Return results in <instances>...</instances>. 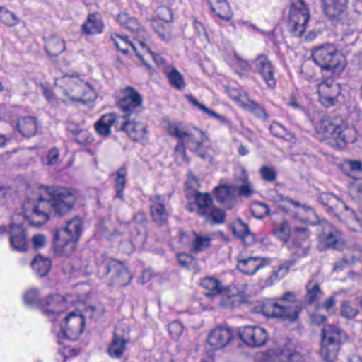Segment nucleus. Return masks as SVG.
<instances>
[{
    "instance_id": "30",
    "label": "nucleus",
    "mask_w": 362,
    "mask_h": 362,
    "mask_svg": "<svg viewBox=\"0 0 362 362\" xmlns=\"http://www.w3.org/2000/svg\"><path fill=\"white\" fill-rule=\"evenodd\" d=\"M200 285L206 292L204 293L206 297L214 299L220 296L225 291V287L221 285L219 281L212 277H205L201 280Z\"/></svg>"
},
{
    "instance_id": "49",
    "label": "nucleus",
    "mask_w": 362,
    "mask_h": 362,
    "mask_svg": "<svg viewBox=\"0 0 362 362\" xmlns=\"http://www.w3.org/2000/svg\"><path fill=\"white\" fill-rule=\"evenodd\" d=\"M169 82L172 86L177 89H182L185 87V82L182 74L176 69H173L167 74Z\"/></svg>"
},
{
    "instance_id": "56",
    "label": "nucleus",
    "mask_w": 362,
    "mask_h": 362,
    "mask_svg": "<svg viewBox=\"0 0 362 362\" xmlns=\"http://www.w3.org/2000/svg\"><path fill=\"white\" fill-rule=\"evenodd\" d=\"M259 173L262 180L269 182H274L277 177L275 170L267 165H263L259 170Z\"/></svg>"
},
{
    "instance_id": "32",
    "label": "nucleus",
    "mask_w": 362,
    "mask_h": 362,
    "mask_svg": "<svg viewBox=\"0 0 362 362\" xmlns=\"http://www.w3.org/2000/svg\"><path fill=\"white\" fill-rule=\"evenodd\" d=\"M18 131L25 137L35 134L37 130L36 119L33 117H24L18 119L17 125Z\"/></svg>"
},
{
    "instance_id": "2",
    "label": "nucleus",
    "mask_w": 362,
    "mask_h": 362,
    "mask_svg": "<svg viewBox=\"0 0 362 362\" xmlns=\"http://www.w3.org/2000/svg\"><path fill=\"white\" fill-rule=\"evenodd\" d=\"M317 132L330 146L344 148L356 141L357 130L341 120L322 119L317 125Z\"/></svg>"
},
{
    "instance_id": "54",
    "label": "nucleus",
    "mask_w": 362,
    "mask_h": 362,
    "mask_svg": "<svg viewBox=\"0 0 362 362\" xmlns=\"http://www.w3.org/2000/svg\"><path fill=\"white\" fill-rule=\"evenodd\" d=\"M269 131L274 136L279 138H286L291 135L286 128L278 122H272Z\"/></svg>"
},
{
    "instance_id": "26",
    "label": "nucleus",
    "mask_w": 362,
    "mask_h": 362,
    "mask_svg": "<svg viewBox=\"0 0 362 362\" xmlns=\"http://www.w3.org/2000/svg\"><path fill=\"white\" fill-rule=\"evenodd\" d=\"M121 118L115 113L103 115L95 123V129L96 132L102 136H108L111 133V127L115 126L119 127Z\"/></svg>"
},
{
    "instance_id": "31",
    "label": "nucleus",
    "mask_w": 362,
    "mask_h": 362,
    "mask_svg": "<svg viewBox=\"0 0 362 362\" xmlns=\"http://www.w3.org/2000/svg\"><path fill=\"white\" fill-rule=\"evenodd\" d=\"M128 340L123 336L118 334L117 329L115 333L112 341L108 347V354L114 358H120L123 356L124 351L126 349V344Z\"/></svg>"
},
{
    "instance_id": "20",
    "label": "nucleus",
    "mask_w": 362,
    "mask_h": 362,
    "mask_svg": "<svg viewBox=\"0 0 362 362\" xmlns=\"http://www.w3.org/2000/svg\"><path fill=\"white\" fill-rule=\"evenodd\" d=\"M254 63L258 73L261 74L268 87L271 88H274L276 86L274 70L267 56L264 54L258 55Z\"/></svg>"
},
{
    "instance_id": "53",
    "label": "nucleus",
    "mask_w": 362,
    "mask_h": 362,
    "mask_svg": "<svg viewBox=\"0 0 362 362\" xmlns=\"http://www.w3.org/2000/svg\"><path fill=\"white\" fill-rule=\"evenodd\" d=\"M309 230L305 227H296L294 228L292 242L299 241L300 243H309Z\"/></svg>"
},
{
    "instance_id": "1",
    "label": "nucleus",
    "mask_w": 362,
    "mask_h": 362,
    "mask_svg": "<svg viewBox=\"0 0 362 362\" xmlns=\"http://www.w3.org/2000/svg\"><path fill=\"white\" fill-rule=\"evenodd\" d=\"M37 199H28L23 205L24 216L30 226L45 224L51 213L63 216L69 213L76 201V194L68 188L47 186Z\"/></svg>"
},
{
    "instance_id": "29",
    "label": "nucleus",
    "mask_w": 362,
    "mask_h": 362,
    "mask_svg": "<svg viewBox=\"0 0 362 362\" xmlns=\"http://www.w3.org/2000/svg\"><path fill=\"white\" fill-rule=\"evenodd\" d=\"M104 25L96 13L88 14L86 21L81 25L82 33L86 35H95L101 33Z\"/></svg>"
},
{
    "instance_id": "61",
    "label": "nucleus",
    "mask_w": 362,
    "mask_h": 362,
    "mask_svg": "<svg viewBox=\"0 0 362 362\" xmlns=\"http://www.w3.org/2000/svg\"><path fill=\"white\" fill-rule=\"evenodd\" d=\"M228 304L230 303L233 305H234L235 302L238 303H240L242 302V296L240 293H242L240 290L237 289L236 291L233 292L231 291L230 286H228Z\"/></svg>"
},
{
    "instance_id": "50",
    "label": "nucleus",
    "mask_w": 362,
    "mask_h": 362,
    "mask_svg": "<svg viewBox=\"0 0 362 362\" xmlns=\"http://www.w3.org/2000/svg\"><path fill=\"white\" fill-rule=\"evenodd\" d=\"M279 358L280 362H298L300 356L293 349L284 348L280 351Z\"/></svg>"
},
{
    "instance_id": "11",
    "label": "nucleus",
    "mask_w": 362,
    "mask_h": 362,
    "mask_svg": "<svg viewBox=\"0 0 362 362\" xmlns=\"http://www.w3.org/2000/svg\"><path fill=\"white\" fill-rule=\"evenodd\" d=\"M299 308L295 305H285L279 303L268 301L261 308V313L267 317H277L293 322L298 318Z\"/></svg>"
},
{
    "instance_id": "8",
    "label": "nucleus",
    "mask_w": 362,
    "mask_h": 362,
    "mask_svg": "<svg viewBox=\"0 0 362 362\" xmlns=\"http://www.w3.org/2000/svg\"><path fill=\"white\" fill-rule=\"evenodd\" d=\"M310 18L308 8L303 0L293 2L290 7L288 28L294 37H300Z\"/></svg>"
},
{
    "instance_id": "55",
    "label": "nucleus",
    "mask_w": 362,
    "mask_h": 362,
    "mask_svg": "<svg viewBox=\"0 0 362 362\" xmlns=\"http://www.w3.org/2000/svg\"><path fill=\"white\" fill-rule=\"evenodd\" d=\"M23 298L25 304L32 308L37 306L40 303L37 291L35 289H30L26 292Z\"/></svg>"
},
{
    "instance_id": "7",
    "label": "nucleus",
    "mask_w": 362,
    "mask_h": 362,
    "mask_svg": "<svg viewBox=\"0 0 362 362\" xmlns=\"http://www.w3.org/2000/svg\"><path fill=\"white\" fill-rule=\"evenodd\" d=\"M193 197L197 206V214L204 217L206 222L214 225L224 221L226 216L224 210L214 204L209 193L195 192Z\"/></svg>"
},
{
    "instance_id": "13",
    "label": "nucleus",
    "mask_w": 362,
    "mask_h": 362,
    "mask_svg": "<svg viewBox=\"0 0 362 362\" xmlns=\"http://www.w3.org/2000/svg\"><path fill=\"white\" fill-rule=\"evenodd\" d=\"M143 98L141 95L132 86L126 87L123 90V96L117 101V107L124 113L120 118L131 117L141 107Z\"/></svg>"
},
{
    "instance_id": "40",
    "label": "nucleus",
    "mask_w": 362,
    "mask_h": 362,
    "mask_svg": "<svg viewBox=\"0 0 362 362\" xmlns=\"http://www.w3.org/2000/svg\"><path fill=\"white\" fill-rule=\"evenodd\" d=\"M151 26L156 33L160 39L163 41H169L170 37V28L168 23H165L156 18H152L150 20Z\"/></svg>"
},
{
    "instance_id": "60",
    "label": "nucleus",
    "mask_w": 362,
    "mask_h": 362,
    "mask_svg": "<svg viewBox=\"0 0 362 362\" xmlns=\"http://www.w3.org/2000/svg\"><path fill=\"white\" fill-rule=\"evenodd\" d=\"M168 331L173 338H178L182 332V326L178 322H173L168 325Z\"/></svg>"
},
{
    "instance_id": "35",
    "label": "nucleus",
    "mask_w": 362,
    "mask_h": 362,
    "mask_svg": "<svg viewBox=\"0 0 362 362\" xmlns=\"http://www.w3.org/2000/svg\"><path fill=\"white\" fill-rule=\"evenodd\" d=\"M52 266L49 258L37 255L31 263V267L40 277H45L49 273Z\"/></svg>"
},
{
    "instance_id": "41",
    "label": "nucleus",
    "mask_w": 362,
    "mask_h": 362,
    "mask_svg": "<svg viewBox=\"0 0 362 362\" xmlns=\"http://www.w3.org/2000/svg\"><path fill=\"white\" fill-rule=\"evenodd\" d=\"M116 37L119 39V41L117 40V39L114 38L113 37H112V40H113L114 44L115 45V47L118 49V50H119L121 52H122L124 54H127L128 53L127 45L129 44L132 46V47L133 48V49L134 50V52H136V56L142 61L143 64L146 66H148V64L145 62V61L143 58V55L141 54L137 51V49L134 44L129 42L127 40H126L124 38L120 37L119 35H117Z\"/></svg>"
},
{
    "instance_id": "18",
    "label": "nucleus",
    "mask_w": 362,
    "mask_h": 362,
    "mask_svg": "<svg viewBox=\"0 0 362 362\" xmlns=\"http://www.w3.org/2000/svg\"><path fill=\"white\" fill-rule=\"evenodd\" d=\"M182 136L179 137V142L175 148L176 158L182 162L189 163V159L187 158L185 148L192 150L195 146H199V141H200L194 134L183 131L181 134Z\"/></svg>"
},
{
    "instance_id": "15",
    "label": "nucleus",
    "mask_w": 362,
    "mask_h": 362,
    "mask_svg": "<svg viewBox=\"0 0 362 362\" xmlns=\"http://www.w3.org/2000/svg\"><path fill=\"white\" fill-rule=\"evenodd\" d=\"M229 95L237 105L257 118L264 121L268 119L269 115L265 109L255 100H250L247 93L235 89L229 91Z\"/></svg>"
},
{
    "instance_id": "51",
    "label": "nucleus",
    "mask_w": 362,
    "mask_h": 362,
    "mask_svg": "<svg viewBox=\"0 0 362 362\" xmlns=\"http://www.w3.org/2000/svg\"><path fill=\"white\" fill-rule=\"evenodd\" d=\"M291 248L296 250L293 252L294 255L298 258L306 257L310 251V243H300L299 241L293 242L291 244Z\"/></svg>"
},
{
    "instance_id": "12",
    "label": "nucleus",
    "mask_w": 362,
    "mask_h": 362,
    "mask_svg": "<svg viewBox=\"0 0 362 362\" xmlns=\"http://www.w3.org/2000/svg\"><path fill=\"white\" fill-rule=\"evenodd\" d=\"M319 241L327 248L339 249L344 244L341 233L326 221L317 225Z\"/></svg>"
},
{
    "instance_id": "23",
    "label": "nucleus",
    "mask_w": 362,
    "mask_h": 362,
    "mask_svg": "<svg viewBox=\"0 0 362 362\" xmlns=\"http://www.w3.org/2000/svg\"><path fill=\"white\" fill-rule=\"evenodd\" d=\"M317 92L322 105L329 107L333 106L337 101L336 95L339 92V87L336 83L332 82L329 83L327 81H325L320 84Z\"/></svg>"
},
{
    "instance_id": "39",
    "label": "nucleus",
    "mask_w": 362,
    "mask_h": 362,
    "mask_svg": "<svg viewBox=\"0 0 362 362\" xmlns=\"http://www.w3.org/2000/svg\"><path fill=\"white\" fill-rule=\"evenodd\" d=\"M62 298L57 295L49 296L45 301L47 308L45 310L47 315L50 313L60 314L64 308V303L61 301Z\"/></svg>"
},
{
    "instance_id": "36",
    "label": "nucleus",
    "mask_w": 362,
    "mask_h": 362,
    "mask_svg": "<svg viewBox=\"0 0 362 362\" xmlns=\"http://www.w3.org/2000/svg\"><path fill=\"white\" fill-rule=\"evenodd\" d=\"M343 173L349 177L357 180L362 176V161L347 160L342 165Z\"/></svg>"
},
{
    "instance_id": "17",
    "label": "nucleus",
    "mask_w": 362,
    "mask_h": 362,
    "mask_svg": "<svg viewBox=\"0 0 362 362\" xmlns=\"http://www.w3.org/2000/svg\"><path fill=\"white\" fill-rule=\"evenodd\" d=\"M117 131H123L133 141H141L145 139L148 134L147 127L139 122H134L130 117L121 118L119 127L116 126Z\"/></svg>"
},
{
    "instance_id": "42",
    "label": "nucleus",
    "mask_w": 362,
    "mask_h": 362,
    "mask_svg": "<svg viewBox=\"0 0 362 362\" xmlns=\"http://www.w3.org/2000/svg\"><path fill=\"white\" fill-rule=\"evenodd\" d=\"M274 234L284 243L288 242L291 236L290 225L287 221H282L276 225L273 229Z\"/></svg>"
},
{
    "instance_id": "4",
    "label": "nucleus",
    "mask_w": 362,
    "mask_h": 362,
    "mask_svg": "<svg viewBox=\"0 0 362 362\" xmlns=\"http://www.w3.org/2000/svg\"><path fill=\"white\" fill-rule=\"evenodd\" d=\"M312 59L322 71L334 73L344 69V57L335 45L331 43L314 47L312 50Z\"/></svg>"
},
{
    "instance_id": "5",
    "label": "nucleus",
    "mask_w": 362,
    "mask_h": 362,
    "mask_svg": "<svg viewBox=\"0 0 362 362\" xmlns=\"http://www.w3.org/2000/svg\"><path fill=\"white\" fill-rule=\"evenodd\" d=\"M347 339L346 333L340 328L325 325L322 330V342L320 354L324 361L333 362L337 358L341 344Z\"/></svg>"
},
{
    "instance_id": "52",
    "label": "nucleus",
    "mask_w": 362,
    "mask_h": 362,
    "mask_svg": "<svg viewBox=\"0 0 362 362\" xmlns=\"http://www.w3.org/2000/svg\"><path fill=\"white\" fill-rule=\"evenodd\" d=\"M358 310L351 305L349 301H343L341 305L340 314L342 317L352 319L358 313Z\"/></svg>"
},
{
    "instance_id": "64",
    "label": "nucleus",
    "mask_w": 362,
    "mask_h": 362,
    "mask_svg": "<svg viewBox=\"0 0 362 362\" xmlns=\"http://www.w3.org/2000/svg\"><path fill=\"white\" fill-rule=\"evenodd\" d=\"M235 180L238 183H245L249 181L248 175L247 173L246 170L240 167L236 169Z\"/></svg>"
},
{
    "instance_id": "28",
    "label": "nucleus",
    "mask_w": 362,
    "mask_h": 362,
    "mask_svg": "<svg viewBox=\"0 0 362 362\" xmlns=\"http://www.w3.org/2000/svg\"><path fill=\"white\" fill-rule=\"evenodd\" d=\"M208 344L213 350H218L226 346V327L218 326L208 335Z\"/></svg>"
},
{
    "instance_id": "34",
    "label": "nucleus",
    "mask_w": 362,
    "mask_h": 362,
    "mask_svg": "<svg viewBox=\"0 0 362 362\" xmlns=\"http://www.w3.org/2000/svg\"><path fill=\"white\" fill-rule=\"evenodd\" d=\"M117 21L122 25L133 33H140L146 35V31L141 26L138 21L126 13L118 14Z\"/></svg>"
},
{
    "instance_id": "57",
    "label": "nucleus",
    "mask_w": 362,
    "mask_h": 362,
    "mask_svg": "<svg viewBox=\"0 0 362 362\" xmlns=\"http://www.w3.org/2000/svg\"><path fill=\"white\" fill-rule=\"evenodd\" d=\"M158 17L157 20H160L165 23L173 21V13L171 9L168 6H160L157 11Z\"/></svg>"
},
{
    "instance_id": "47",
    "label": "nucleus",
    "mask_w": 362,
    "mask_h": 362,
    "mask_svg": "<svg viewBox=\"0 0 362 362\" xmlns=\"http://www.w3.org/2000/svg\"><path fill=\"white\" fill-rule=\"evenodd\" d=\"M226 0H209L211 11L221 20L226 21Z\"/></svg>"
},
{
    "instance_id": "44",
    "label": "nucleus",
    "mask_w": 362,
    "mask_h": 362,
    "mask_svg": "<svg viewBox=\"0 0 362 362\" xmlns=\"http://www.w3.org/2000/svg\"><path fill=\"white\" fill-rule=\"evenodd\" d=\"M0 20L8 27H13L18 24V18L11 11L0 6Z\"/></svg>"
},
{
    "instance_id": "6",
    "label": "nucleus",
    "mask_w": 362,
    "mask_h": 362,
    "mask_svg": "<svg viewBox=\"0 0 362 362\" xmlns=\"http://www.w3.org/2000/svg\"><path fill=\"white\" fill-rule=\"evenodd\" d=\"M98 274L105 277L112 272L111 279L113 283L119 286L127 285L132 279L127 268L119 261L105 255H102L98 260Z\"/></svg>"
},
{
    "instance_id": "27",
    "label": "nucleus",
    "mask_w": 362,
    "mask_h": 362,
    "mask_svg": "<svg viewBox=\"0 0 362 362\" xmlns=\"http://www.w3.org/2000/svg\"><path fill=\"white\" fill-rule=\"evenodd\" d=\"M233 235L243 240L246 245H252L255 240V235L250 231L248 226L241 219H237L230 225Z\"/></svg>"
},
{
    "instance_id": "24",
    "label": "nucleus",
    "mask_w": 362,
    "mask_h": 362,
    "mask_svg": "<svg viewBox=\"0 0 362 362\" xmlns=\"http://www.w3.org/2000/svg\"><path fill=\"white\" fill-rule=\"evenodd\" d=\"M267 264H268V261L265 258L259 256H250L239 260L236 267L241 273L253 275Z\"/></svg>"
},
{
    "instance_id": "3",
    "label": "nucleus",
    "mask_w": 362,
    "mask_h": 362,
    "mask_svg": "<svg viewBox=\"0 0 362 362\" xmlns=\"http://www.w3.org/2000/svg\"><path fill=\"white\" fill-rule=\"evenodd\" d=\"M82 233V221L78 217L69 221L65 227L57 229L52 240L55 254L59 257L71 255Z\"/></svg>"
},
{
    "instance_id": "33",
    "label": "nucleus",
    "mask_w": 362,
    "mask_h": 362,
    "mask_svg": "<svg viewBox=\"0 0 362 362\" xmlns=\"http://www.w3.org/2000/svg\"><path fill=\"white\" fill-rule=\"evenodd\" d=\"M65 49V42L59 37L51 35L46 39L45 50L49 55L57 57Z\"/></svg>"
},
{
    "instance_id": "62",
    "label": "nucleus",
    "mask_w": 362,
    "mask_h": 362,
    "mask_svg": "<svg viewBox=\"0 0 362 362\" xmlns=\"http://www.w3.org/2000/svg\"><path fill=\"white\" fill-rule=\"evenodd\" d=\"M46 240V236L41 233L35 234L31 238V242L35 249L43 247L45 245Z\"/></svg>"
},
{
    "instance_id": "58",
    "label": "nucleus",
    "mask_w": 362,
    "mask_h": 362,
    "mask_svg": "<svg viewBox=\"0 0 362 362\" xmlns=\"http://www.w3.org/2000/svg\"><path fill=\"white\" fill-rule=\"evenodd\" d=\"M177 261L182 267L189 270L191 269L190 266L197 264L196 259L192 256L187 254H179Z\"/></svg>"
},
{
    "instance_id": "21",
    "label": "nucleus",
    "mask_w": 362,
    "mask_h": 362,
    "mask_svg": "<svg viewBox=\"0 0 362 362\" xmlns=\"http://www.w3.org/2000/svg\"><path fill=\"white\" fill-rule=\"evenodd\" d=\"M151 214L154 222L159 225L166 223L168 214L165 206V197L154 195L149 197Z\"/></svg>"
},
{
    "instance_id": "63",
    "label": "nucleus",
    "mask_w": 362,
    "mask_h": 362,
    "mask_svg": "<svg viewBox=\"0 0 362 362\" xmlns=\"http://www.w3.org/2000/svg\"><path fill=\"white\" fill-rule=\"evenodd\" d=\"M194 28L197 33L198 37L202 42H208V35L205 28L198 21L194 22Z\"/></svg>"
},
{
    "instance_id": "25",
    "label": "nucleus",
    "mask_w": 362,
    "mask_h": 362,
    "mask_svg": "<svg viewBox=\"0 0 362 362\" xmlns=\"http://www.w3.org/2000/svg\"><path fill=\"white\" fill-rule=\"evenodd\" d=\"M317 200L329 213L336 214L343 209L345 212L349 211V206L332 193L322 192L319 194Z\"/></svg>"
},
{
    "instance_id": "37",
    "label": "nucleus",
    "mask_w": 362,
    "mask_h": 362,
    "mask_svg": "<svg viewBox=\"0 0 362 362\" xmlns=\"http://www.w3.org/2000/svg\"><path fill=\"white\" fill-rule=\"evenodd\" d=\"M320 284L314 279H310L306 285L305 300L310 305L318 300L322 296Z\"/></svg>"
},
{
    "instance_id": "46",
    "label": "nucleus",
    "mask_w": 362,
    "mask_h": 362,
    "mask_svg": "<svg viewBox=\"0 0 362 362\" xmlns=\"http://www.w3.org/2000/svg\"><path fill=\"white\" fill-rule=\"evenodd\" d=\"M126 170L121 168L117 172V177L115 180V188L116 190V197L123 199V190L126 185Z\"/></svg>"
},
{
    "instance_id": "22",
    "label": "nucleus",
    "mask_w": 362,
    "mask_h": 362,
    "mask_svg": "<svg viewBox=\"0 0 362 362\" xmlns=\"http://www.w3.org/2000/svg\"><path fill=\"white\" fill-rule=\"evenodd\" d=\"M9 241L11 247L16 251L25 252L28 250V243L25 231L20 224L10 225Z\"/></svg>"
},
{
    "instance_id": "16",
    "label": "nucleus",
    "mask_w": 362,
    "mask_h": 362,
    "mask_svg": "<svg viewBox=\"0 0 362 362\" xmlns=\"http://www.w3.org/2000/svg\"><path fill=\"white\" fill-rule=\"evenodd\" d=\"M238 335L246 345L253 348L264 346L268 339L266 329L259 326H245L240 328Z\"/></svg>"
},
{
    "instance_id": "45",
    "label": "nucleus",
    "mask_w": 362,
    "mask_h": 362,
    "mask_svg": "<svg viewBox=\"0 0 362 362\" xmlns=\"http://www.w3.org/2000/svg\"><path fill=\"white\" fill-rule=\"evenodd\" d=\"M211 245V238L208 236H202L195 233L194 239L192 242V250L200 252Z\"/></svg>"
},
{
    "instance_id": "10",
    "label": "nucleus",
    "mask_w": 362,
    "mask_h": 362,
    "mask_svg": "<svg viewBox=\"0 0 362 362\" xmlns=\"http://www.w3.org/2000/svg\"><path fill=\"white\" fill-rule=\"evenodd\" d=\"M64 325H61L59 339L75 341L78 339L84 329L85 317L78 312H71L64 318Z\"/></svg>"
},
{
    "instance_id": "9",
    "label": "nucleus",
    "mask_w": 362,
    "mask_h": 362,
    "mask_svg": "<svg viewBox=\"0 0 362 362\" xmlns=\"http://www.w3.org/2000/svg\"><path fill=\"white\" fill-rule=\"evenodd\" d=\"M64 79L68 88L64 89V93L70 100L82 102L86 99L89 100L95 99V92L88 83L77 76H66Z\"/></svg>"
},
{
    "instance_id": "48",
    "label": "nucleus",
    "mask_w": 362,
    "mask_h": 362,
    "mask_svg": "<svg viewBox=\"0 0 362 362\" xmlns=\"http://www.w3.org/2000/svg\"><path fill=\"white\" fill-rule=\"evenodd\" d=\"M212 194L216 202L224 204L226 202V182L221 180L220 184L214 188Z\"/></svg>"
},
{
    "instance_id": "43",
    "label": "nucleus",
    "mask_w": 362,
    "mask_h": 362,
    "mask_svg": "<svg viewBox=\"0 0 362 362\" xmlns=\"http://www.w3.org/2000/svg\"><path fill=\"white\" fill-rule=\"evenodd\" d=\"M250 211L254 217L262 219L269 214V206L260 202H254L250 206Z\"/></svg>"
},
{
    "instance_id": "38",
    "label": "nucleus",
    "mask_w": 362,
    "mask_h": 362,
    "mask_svg": "<svg viewBox=\"0 0 362 362\" xmlns=\"http://www.w3.org/2000/svg\"><path fill=\"white\" fill-rule=\"evenodd\" d=\"M229 65L239 76L242 75L240 71H250L251 69L249 62L244 59L237 52H233L230 59Z\"/></svg>"
},
{
    "instance_id": "14",
    "label": "nucleus",
    "mask_w": 362,
    "mask_h": 362,
    "mask_svg": "<svg viewBox=\"0 0 362 362\" xmlns=\"http://www.w3.org/2000/svg\"><path fill=\"white\" fill-rule=\"evenodd\" d=\"M132 224L133 225V230L132 231V241L124 242L122 243L121 247L127 245L128 249L127 253H130L134 250V243L137 245L144 244L147 238V218L144 212L138 211L134 214L132 218Z\"/></svg>"
},
{
    "instance_id": "19",
    "label": "nucleus",
    "mask_w": 362,
    "mask_h": 362,
    "mask_svg": "<svg viewBox=\"0 0 362 362\" xmlns=\"http://www.w3.org/2000/svg\"><path fill=\"white\" fill-rule=\"evenodd\" d=\"M347 0H324L323 11L333 23H337L343 19L346 8Z\"/></svg>"
},
{
    "instance_id": "59",
    "label": "nucleus",
    "mask_w": 362,
    "mask_h": 362,
    "mask_svg": "<svg viewBox=\"0 0 362 362\" xmlns=\"http://www.w3.org/2000/svg\"><path fill=\"white\" fill-rule=\"evenodd\" d=\"M255 192L254 187L250 182L242 183L238 189V194L244 197H250Z\"/></svg>"
}]
</instances>
